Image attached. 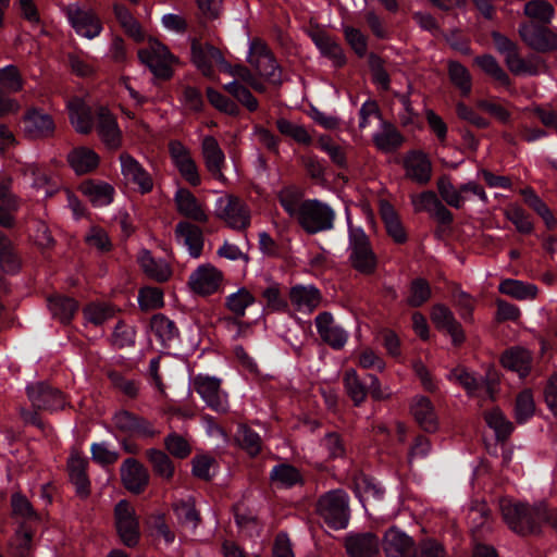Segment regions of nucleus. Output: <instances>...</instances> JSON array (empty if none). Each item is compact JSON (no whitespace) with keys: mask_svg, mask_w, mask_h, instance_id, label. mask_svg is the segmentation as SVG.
<instances>
[{"mask_svg":"<svg viewBox=\"0 0 557 557\" xmlns=\"http://www.w3.org/2000/svg\"><path fill=\"white\" fill-rule=\"evenodd\" d=\"M410 557H445V549L437 541L426 539L419 542Z\"/></svg>","mask_w":557,"mask_h":557,"instance_id":"obj_64","label":"nucleus"},{"mask_svg":"<svg viewBox=\"0 0 557 557\" xmlns=\"http://www.w3.org/2000/svg\"><path fill=\"white\" fill-rule=\"evenodd\" d=\"M194 388L212 410L219 413L228 411L227 395L221 389V380L199 374L194 379Z\"/></svg>","mask_w":557,"mask_h":557,"instance_id":"obj_9","label":"nucleus"},{"mask_svg":"<svg viewBox=\"0 0 557 557\" xmlns=\"http://www.w3.org/2000/svg\"><path fill=\"white\" fill-rule=\"evenodd\" d=\"M83 313L87 322L102 325L115 317L116 309L107 302H91L84 308Z\"/></svg>","mask_w":557,"mask_h":557,"instance_id":"obj_48","label":"nucleus"},{"mask_svg":"<svg viewBox=\"0 0 557 557\" xmlns=\"http://www.w3.org/2000/svg\"><path fill=\"white\" fill-rule=\"evenodd\" d=\"M174 201L180 214L196 222H207L208 215L198 199L186 188H178Z\"/></svg>","mask_w":557,"mask_h":557,"instance_id":"obj_31","label":"nucleus"},{"mask_svg":"<svg viewBox=\"0 0 557 557\" xmlns=\"http://www.w3.org/2000/svg\"><path fill=\"white\" fill-rule=\"evenodd\" d=\"M114 523L122 543L128 547H135L140 539V524L131 503L122 499L115 505Z\"/></svg>","mask_w":557,"mask_h":557,"instance_id":"obj_6","label":"nucleus"},{"mask_svg":"<svg viewBox=\"0 0 557 557\" xmlns=\"http://www.w3.org/2000/svg\"><path fill=\"white\" fill-rule=\"evenodd\" d=\"M437 189L442 199L450 207L459 209L463 206L465 198L460 189H457L448 177H441L437 181Z\"/></svg>","mask_w":557,"mask_h":557,"instance_id":"obj_61","label":"nucleus"},{"mask_svg":"<svg viewBox=\"0 0 557 557\" xmlns=\"http://www.w3.org/2000/svg\"><path fill=\"white\" fill-rule=\"evenodd\" d=\"M411 413L418 424L428 432L437 429V416L432 401L422 395L413 397L410 405Z\"/></svg>","mask_w":557,"mask_h":557,"instance_id":"obj_32","label":"nucleus"},{"mask_svg":"<svg viewBox=\"0 0 557 557\" xmlns=\"http://www.w3.org/2000/svg\"><path fill=\"white\" fill-rule=\"evenodd\" d=\"M380 213L387 234L395 243L404 244L407 240V233L393 206L388 202H382Z\"/></svg>","mask_w":557,"mask_h":557,"instance_id":"obj_37","label":"nucleus"},{"mask_svg":"<svg viewBox=\"0 0 557 557\" xmlns=\"http://www.w3.org/2000/svg\"><path fill=\"white\" fill-rule=\"evenodd\" d=\"M383 549L387 557H410L413 550V540L397 528L386 531Z\"/></svg>","mask_w":557,"mask_h":557,"instance_id":"obj_26","label":"nucleus"},{"mask_svg":"<svg viewBox=\"0 0 557 557\" xmlns=\"http://www.w3.org/2000/svg\"><path fill=\"white\" fill-rule=\"evenodd\" d=\"M314 324L320 338L333 349L338 350L346 345L349 337L348 332L335 322L331 312L319 313L314 319Z\"/></svg>","mask_w":557,"mask_h":557,"instance_id":"obj_12","label":"nucleus"},{"mask_svg":"<svg viewBox=\"0 0 557 557\" xmlns=\"http://www.w3.org/2000/svg\"><path fill=\"white\" fill-rule=\"evenodd\" d=\"M431 320L438 330L446 331L450 335L455 345H459L465 341L461 325L446 306L435 305L432 308Z\"/></svg>","mask_w":557,"mask_h":557,"instance_id":"obj_24","label":"nucleus"},{"mask_svg":"<svg viewBox=\"0 0 557 557\" xmlns=\"http://www.w3.org/2000/svg\"><path fill=\"white\" fill-rule=\"evenodd\" d=\"M191 59L205 76L212 75L213 65H218L222 71L226 61L219 49L212 45H202L197 40L191 44Z\"/></svg>","mask_w":557,"mask_h":557,"instance_id":"obj_18","label":"nucleus"},{"mask_svg":"<svg viewBox=\"0 0 557 557\" xmlns=\"http://www.w3.org/2000/svg\"><path fill=\"white\" fill-rule=\"evenodd\" d=\"M474 63L494 81L503 86L510 85L509 75L499 65L497 60L491 54L479 55L474 59Z\"/></svg>","mask_w":557,"mask_h":557,"instance_id":"obj_47","label":"nucleus"},{"mask_svg":"<svg viewBox=\"0 0 557 557\" xmlns=\"http://www.w3.org/2000/svg\"><path fill=\"white\" fill-rule=\"evenodd\" d=\"M519 34L522 40L536 51L547 52L557 49V34L546 27L524 23L520 25Z\"/></svg>","mask_w":557,"mask_h":557,"instance_id":"obj_13","label":"nucleus"},{"mask_svg":"<svg viewBox=\"0 0 557 557\" xmlns=\"http://www.w3.org/2000/svg\"><path fill=\"white\" fill-rule=\"evenodd\" d=\"M315 512L334 530L348 525L350 519L349 497L343 490H333L321 495L315 504Z\"/></svg>","mask_w":557,"mask_h":557,"instance_id":"obj_2","label":"nucleus"},{"mask_svg":"<svg viewBox=\"0 0 557 557\" xmlns=\"http://www.w3.org/2000/svg\"><path fill=\"white\" fill-rule=\"evenodd\" d=\"M524 14L533 21L548 24L555 15V10L546 0H531L524 4Z\"/></svg>","mask_w":557,"mask_h":557,"instance_id":"obj_52","label":"nucleus"},{"mask_svg":"<svg viewBox=\"0 0 557 557\" xmlns=\"http://www.w3.org/2000/svg\"><path fill=\"white\" fill-rule=\"evenodd\" d=\"M499 509L505 523L519 535L539 533L543 523L552 525L557 531V509L548 508L545 504L531 506L504 498L499 502Z\"/></svg>","mask_w":557,"mask_h":557,"instance_id":"obj_1","label":"nucleus"},{"mask_svg":"<svg viewBox=\"0 0 557 557\" xmlns=\"http://www.w3.org/2000/svg\"><path fill=\"white\" fill-rule=\"evenodd\" d=\"M406 176L418 184H426L431 178L432 164L421 151L409 152L404 160Z\"/></svg>","mask_w":557,"mask_h":557,"instance_id":"obj_29","label":"nucleus"},{"mask_svg":"<svg viewBox=\"0 0 557 557\" xmlns=\"http://www.w3.org/2000/svg\"><path fill=\"white\" fill-rule=\"evenodd\" d=\"M335 212L333 209L315 199L305 200L297 216V222L309 234L327 231L333 227Z\"/></svg>","mask_w":557,"mask_h":557,"instance_id":"obj_5","label":"nucleus"},{"mask_svg":"<svg viewBox=\"0 0 557 557\" xmlns=\"http://www.w3.org/2000/svg\"><path fill=\"white\" fill-rule=\"evenodd\" d=\"M248 62L258 71L259 75L272 84L281 83V71L267 45L260 40L250 44Z\"/></svg>","mask_w":557,"mask_h":557,"instance_id":"obj_10","label":"nucleus"},{"mask_svg":"<svg viewBox=\"0 0 557 557\" xmlns=\"http://www.w3.org/2000/svg\"><path fill=\"white\" fill-rule=\"evenodd\" d=\"M165 449L175 458L185 459L191 453L188 441L177 433H171L164 438Z\"/></svg>","mask_w":557,"mask_h":557,"instance_id":"obj_63","label":"nucleus"},{"mask_svg":"<svg viewBox=\"0 0 557 557\" xmlns=\"http://www.w3.org/2000/svg\"><path fill=\"white\" fill-rule=\"evenodd\" d=\"M81 190L96 207H104L113 201L114 188L108 183L88 181L81 185Z\"/></svg>","mask_w":557,"mask_h":557,"instance_id":"obj_35","label":"nucleus"},{"mask_svg":"<svg viewBox=\"0 0 557 557\" xmlns=\"http://www.w3.org/2000/svg\"><path fill=\"white\" fill-rule=\"evenodd\" d=\"M449 79L462 96H468L472 89V77L466 66L457 61L448 62Z\"/></svg>","mask_w":557,"mask_h":557,"instance_id":"obj_50","label":"nucleus"},{"mask_svg":"<svg viewBox=\"0 0 557 557\" xmlns=\"http://www.w3.org/2000/svg\"><path fill=\"white\" fill-rule=\"evenodd\" d=\"M174 511L178 522L190 530H196L200 522L199 512L191 502H180L174 506Z\"/></svg>","mask_w":557,"mask_h":557,"instance_id":"obj_58","label":"nucleus"},{"mask_svg":"<svg viewBox=\"0 0 557 557\" xmlns=\"http://www.w3.org/2000/svg\"><path fill=\"white\" fill-rule=\"evenodd\" d=\"M23 129L30 138L47 137L53 133L54 123L49 114L32 109L23 119Z\"/></svg>","mask_w":557,"mask_h":557,"instance_id":"obj_30","label":"nucleus"},{"mask_svg":"<svg viewBox=\"0 0 557 557\" xmlns=\"http://www.w3.org/2000/svg\"><path fill=\"white\" fill-rule=\"evenodd\" d=\"M215 211L234 230H245L250 224V212L246 203L238 197L228 195L216 200Z\"/></svg>","mask_w":557,"mask_h":557,"instance_id":"obj_7","label":"nucleus"},{"mask_svg":"<svg viewBox=\"0 0 557 557\" xmlns=\"http://www.w3.org/2000/svg\"><path fill=\"white\" fill-rule=\"evenodd\" d=\"M289 300L295 310L310 314L320 306L322 296L313 285H295L289 290Z\"/></svg>","mask_w":557,"mask_h":557,"instance_id":"obj_23","label":"nucleus"},{"mask_svg":"<svg viewBox=\"0 0 557 557\" xmlns=\"http://www.w3.org/2000/svg\"><path fill=\"white\" fill-rule=\"evenodd\" d=\"M114 15L125 32L136 41L144 39V33L139 23L133 17L129 11L122 4H114Z\"/></svg>","mask_w":557,"mask_h":557,"instance_id":"obj_54","label":"nucleus"},{"mask_svg":"<svg viewBox=\"0 0 557 557\" xmlns=\"http://www.w3.org/2000/svg\"><path fill=\"white\" fill-rule=\"evenodd\" d=\"M96 116L97 133L101 141L109 149H117L122 144V133L119 128L116 119L104 107H98L96 109Z\"/></svg>","mask_w":557,"mask_h":557,"instance_id":"obj_20","label":"nucleus"},{"mask_svg":"<svg viewBox=\"0 0 557 557\" xmlns=\"http://www.w3.org/2000/svg\"><path fill=\"white\" fill-rule=\"evenodd\" d=\"M311 39L321 51V53L333 60L336 66H341L345 63V57L342 47L324 32H313L311 34Z\"/></svg>","mask_w":557,"mask_h":557,"instance_id":"obj_40","label":"nucleus"},{"mask_svg":"<svg viewBox=\"0 0 557 557\" xmlns=\"http://www.w3.org/2000/svg\"><path fill=\"white\" fill-rule=\"evenodd\" d=\"M236 440L239 445L251 456L258 455L261 450V437L258 433L245 424H240L238 426Z\"/></svg>","mask_w":557,"mask_h":557,"instance_id":"obj_57","label":"nucleus"},{"mask_svg":"<svg viewBox=\"0 0 557 557\" xmlns=\"http://www.w3.org/2000/svg\"><path fill=\"white\" fill-rule=\"evenodd\" d=\"M146 456L156 475L166 481L173 478L174 465L164 451L150 448L146 451Z\"/></svg>","mask_w":557,"mask_h":557,"instance_id":"obj_41","label":"nucleus"},{"mask_svg":"<svg viewBox=\"0 0 557 557\" xmlns=\"http://www.w3.org/2000/svg\"><path fill=\"white\" fill-rule=\"evenodd\" d=\"M139 60L146 64L154 77L169 79L173 75L176 58L157 39H149L147 47L138 50Z\"/></svg>","mask_w":557,"mask_h":557,"instance_id":"obj_4","label":"nucleus"},{"mask_svg":"<svg viewBox=\"0 0 557 557\" xmlns=\"http://www.w3.org/2000/svg\"><path fill=\"white\" fill-rule=\"evenodd\" d=\"M222 282V273L211 264L199 265L189 276L188 285L199 295L215 293Z\"/></svg>","mask_w":557,"mask_h":557,"instance_id":"obj_15","label":"nucleus"},{"mask_svg":"<svg viewBox=\"0 0 557 557\" xmlns=\"http://www.w3.org/2000/svg\"><path fill=\"white\" fill-rule=\"evenodd\" d=\"M381 128L373 135V141L377 149L384 152H392L399 148L404 137L389 122L381 120Z\"/></svg>","mask_w":557,"mask_h":557,"instance_id":"obj_34","label":"nucleus"},{"mask_svg":"<svg viewBox=\"0 0 557 557\" xmlns=\"http://www.w3.org/2000/svg\"><path fill=\"white\" fill-rule=\"evenodd\" d=\"M505 368L515 371L520 377L528 375L531 370L532 357L529 350L520 347L508 349L502 357Z\"/></svg>","mask_w":557,"mask_h":557,"instance_id":"obj_36","label":"nucleus"},{"mask_svg":"<svg viewBox=\"0 0 557 557\" xmlns=\"http://www.w3.org/2000/svg\"><path fill=\"white\" fill-rule=\"evenodd\" d=\"M28 398L33 406L42 410H59L65 405L61 392L44 383L32 384L27 387Z\"/></svg>","mask_w":557,"mask_h":557,"instance_id":"obj_17","label":"nucleus"},{"mask_svg":"<svg viewBox=\"0 0 557 557\" xmlns=\"http://www.w3.org/2000/svg\"><path fill=\"white\" fill-rule=\"evenodd\" d=\"M201 148L207 170L214 178L223 182L225 176L222 169L225 164V156L218 140L212 136H206L202 139Z\"/></svg>","mask_w":557,"mask_h":557,"instance_id":"obj_27","label":"nucleus"},{"mask_svg":"<svg viewBox=\"0 0 557 557\" xmlns=\"http://www.w3.org/2000/svg\"><path fill=\"white\" fill-rule=\"evenodd\" d=\"M346 393L356 406L361 405L367 397V388L360 381L356 370L348 369L343 376Z\"/></svg>","mask_w":557,"mask_h":557,"instance_id":"obj_51","label":"nucleus"},{"mask_svg":"<svg viewBox=\"0 0 557 557\" xmlns=\"http://www.w3.org/2000/svg\"><path fill=\"white\" fill-rule=\"evenodd\" d=\"M277 198L288 215L296 220L301 210V203L305 201L301 190L295 186H287L278 191Z\"/></svg>","mask_w":557,"mask_h":557,"instance_id":"obj_45","label":"nucleus"},{"mask_svg":"<svg viewBox=\"0 0 557 557\" xmlns=\"http://www.w3.org/2000/svg\"><path fill=\"white\" fill-rule=\"evenodd\" d=\"M498 289L502 294L511 296L519 300L534 299L537 294V287L535 285L511 278L500 282Z\"/></svg>","mask_w":557,"mask_h":557,"instance_id":"obj_44","label":"nucleus"},{"mask_svg":"<svg viewBox=\"0 0 557 557\" xmlns=\"http://www.w3.org/2000/svg\"><path fill=\"white\" fill-rule=\"evenodd\" d=\"M67 160L77 174H86L99 164V156L87 147L75 148L69 153Z\"/></svg>","mask_w":557,"mask_h":557,"instance_id":"obj_38","label":"nucleus"},{"mask_svg":"<svg viewBox=\"0 0 557 557\" xmlns=\"http://www.w3.org/2000/svg\"><path fill=\"white\" fill-rule=\"evenodd\" d=\"M49 309L54 318L59 319L62 323H67L76 313L78 304L73 298L54 296L49 298Z\"/></svg>","mask_w":557,"mask_h":557,"instance_id":"obj_43","label":"nucleus"},{"mask_svg":"<svg viewBox=\"0 0 557 557\" xmlns=\"http://www.w3.org/2000/svg\"><path fill=\"white\" fill-rule=\"evenodd\" d=\"M508 70L518 76H534L546 71L545 62L537 55L531 54L522 58L519 50L506 62Z\"/></svg>","mask_w":557,"mask_h":557,"instance_id":"obj_33","label":"nucleus"},{"mask_svg":"<svg viewBox=\"0 0 557 557\" xmlns=\"http://www.w3.org/2000/svg\"><path fill=\"white\" fill-rule=\"evenodd\" d=\"M21 261L15 252L12 242L0 233V268L5 273H16L20 270Z\"/></svg>","mask_w":557,"mask_h":557,"instance_id":"obj_46","label":"nucleus"},{"mask_svg":"<svg viewBox=\"0 0 557 557\" xmlns=\"http://www.w3.org/2000/svg\"><path fill=\"white\" fill-rule=\"evenodd\" d=\"M447 380L459 384L466 389L468 395H475L481 387H483V381L475 376L473 372H470L465 367H456L447 374Z\"/></svg>","mask_w":557,"mask_h":557,"instance_id":"obj_42","label":"nucleus"},{"mask_svg":"<svg viewBox=\"0 0 557 557\" xmlns=\"http://www.w3.org/2000/svg\"><path fill=\"white\" fill-rule=\"evenodd\" d=\"M23 86L24 79L15 65L0 69V89L7 92H18Z\"/></svg>","mask_w":557,"mask_h":557,"instance_id":"obj_56","label":"nucleus"},{"mask_svg":"<svg viewBox=\"0 0 557 557\" xmlns=\"http://www.w3.org/2000/svg\"><path fill=\"white\" fill-rule=\"evenodd\" d=\"M151 331L162 345H168L177 337V329L173 321L163 314H156L151 319Z\"/></svg>","mask_w":557,"mask_h":557,"instance_id":"obj_49","label":"nucleus"},{"mask_svg":"<svg viewBox=\"0 0 557 557\" xmlns=\"http://www.w3.org/2000/svg\"><path fill=\"white\" fill-rule=\"evenodd\" d=\"M345 547L350 557H374L379 552V539L372 533L348 534Z\"/></svg>","mask_w":557,"mask_h":557,"instance_id":"obj_28","label":"nucleus"},{"mask_svg":"<svg viewBox=\"0 0 557 557\" xmlns=\"http://www.w3.org/2000/svg\"><path fill=\"white\" fill-rule=\"evenodd\" d=\"M255 302V297L246 288H239L226 297V307L236 317H244L246 308Z\"/></svg>","mask_w":557,"mask_h":557,"instance_id":"obj_55","label":"nucleus"},{"mask_svg":"<svg viewBox=\"0 0 557 557\" xmlns=\"http://www.w3.org/2000/svg\"><path fill=\"white\" fill-rule=\"evenodd\" d=\"M485 421L495 431L498 440L507 438L513 430L512 423L508 421L498 409L491 410L485 414Z\"/></svg>","mask_w":557,"mask_h":557,"instance_id":"obj_59","label":"nucleus"},{"mask_svg":"<svg viewBox=\"0 0 557 557\" xmlns=\"http://www.w3.org/2000/svg\"><path fill=\"white\" fill-rule=\"evenodd\" d=\"M348 260L350 265L359 273L371 275L377 268V257L364 231L359 226L349 225L348 230Z\"/></svg>","mask_w":557,"mask_h":557,"instance_id":"obj_3","label":"nucleus"},{"mask_svg":"<svg viewBox=\"0 0 557 557\" xmlns=\"http://www.w3.org/2000/svg\"><path fill=\"white\" fill-rule=\"evenodd\" d=\"M121 173L124 180L135 186L141 194H148L153 188V180L145 168L129 153L120 154Z\"/></svg>","mask_w":557,"mask_h":557,"instance_id":"obj_14","label":"nucleus"},{"mask_svg":"<svg viewBox=\"0 0 557 557\" xmlns=\"http://www.w3.org/2000/svg\"><path fill=\"white\" fill-rule=\"evenodd\" d=\"M138 261L143 271L158 282H165L172 275L169 264L163 260H156L147 250L139 253Z\"/></svg>","mask_w":557,"mask_h":557,"instance_id":"obj_39","label":"nucleus"},{"mask_svg":"<svg viewBox=\"0 0 557 557\" xmlns=\"http://www.w3.org/2000/svg\"><path fill=\"white\" fill-rule=\"evenodd\" d=\"M121 480L124 487L134 494L141 493L149 482L147 469L136 459L127 458L120 468Z\"/></svg>","mask_w":557,"mask_h":557,"instance_id":"obj_21","label":"nucleus"},{"mask_svg":"<svg viewBox=\"0 0 557 557\" xmlns=\"http://www.w3.org/2000/svg\"><path fill=\"white\" fill-rule=\"evenodd\" d=\"M66 108L69 111V117L74 129L79 134H89L94 128V111L91 106L87 101L79 97L71 98Z\"/></svg>","mask_w":557,"mask_h":557,"instance_id":"obj_19","label":"nucleus"},{"mask_svg":"<svg viewBox=\"0 0 557 557\" xmlns=\"http://www.w3.org/2000/svg\"><path fill=\"white\" fill-rule=\"evenodd\" d=\"M224 89L249 111H256L258 109V100L252 96L247 87L242 85L238 81L234 79L233 82L224 85Z\"/></svg>","mask_w":557,"mask_h":557,"instance_id":"obj_60","label":"nucleus"},{"mask_svg":"<svg viewBox=\"0 0 557 557\" xmlns=\"http://www.w3.org/2000/svg\"><path fill=\"white\" fill-rule=\"evenodd\" d=\"M171 159L182 175V177L191 186H198L201 183L198 168L191 158L189 149L178 140L169 143Z\"/></svg>","mask_w":557,"mask_h":557,"instance_id":"obj_11","label":"nucleus"},{"mask_svg":"<svg viewBox=\"0 0 557 557\" xmlns=\"http://www.w3.org/2000/svg\"><path fill=\"white\" fill-rule=\"evenodd\" d=\"M272 482L282 487H292L301 482L299 471L286 463L275 466L270 474Z\"/></svg>","mask_w":557,"mask_h":557,"instance_id":"obj_53","label":"nucleus"},{"mask_svg":"<svg viewBox=\"0 0 557 557\" xmlns=\"http://www.w3.org/2000/svg\"><path fill=\"white\" fill-rule=\"evenodd\" d=\"M176 240L186 247L193 258L200 257L203 249V235L201 230L186 221H182L175 226Z\"/></svg>","mask_w":557,"mask_h":557,"instance_id":"obj_25","label":"nucleus"},{"mask_svg":"<svg viewBox=\"0 0 557 557\" xmlns=\"http://www.w3.org/2000/svg\"><path fill=\"white\" fill-rule=\"evenodd\" d=\"M88 459L81 451L73 449L67 460V471L70 480L81 497H87L90 493V481L86 473Z\"/></svg>","mask_w":557,"mask_h":557,"instance_id":"obj_22","label":"nucleus"},{"mask_svg":"<svg viewBox=\"0 0 557 557\" xmlns=\"http://www.w3.org/2000/svg\"><path fill=\"white\" fill-rule=\"evenodd\" d=\"M276 127L281 134L292 137L299 144L309 145L312 141L310 134L302 125L292 123L286 119H278Z\"/></svg>","mask_w":557,"mask_h":557,"instance_id":"obj_62","label":"nucleus"},{"mask_svg":"<svg viewBox=\"0 0 557 557\" xmlns=\"http://www.w3.org/2000/svg\"><path fill=\"white\" fill-rule=\"evenodd\" d=\"M113 423L122 432L141 438H152L159 434L151 422L125 410L114 414Z\"/></svg>","mask_w":557,"mask_h":557,"instance_id":"obj_16","label":"nucleus"},{"mask_svg":"<svg viewBox=\"0 0 557 557\" xmlns=\"http://www.w3.org/2000/svg\"><path fill=\"white\" fill-rule=\"evenodd\" d=\"M65 13L76 34L87 39L98 37L103 27L99 16L90 9H84L77 3L69 4Z\"/></svg>","mask_w":557,"mask_h":557,"instance_id":"obj_8","label":"nucleus"}]
</instances>
